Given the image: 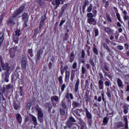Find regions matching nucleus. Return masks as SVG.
<instances>
[{
    "label": "nucleus",
    "mask_w": 129,
    "mask_h": 129,
    "mask_svg": "<svg viewBox=\"0 0 129 129\" xmlns=\"http://www.w3.org/2000/svg\"><path fill=\"white\" fill-rule=\"evenodd\" d=\"M24 10H25V6H22L19 8L16 12H14L13 17L10 18L7 21L8 25H12V26H14V25H15V22L17 21L16 19L23 13Z\"/></svg>",
    "instance_id": "obj_1"
},
{
    "label": "nucleus",
    "mask_w": 129,
    "mask_h": 129,
    "mask_svg": "<svg viewBox=\"0 0 129 129\" xmlns=\"http://www.w3.org/2000/svg\"><path fill=\"white\" fill-rule=\"evenodd\" d=\"M1 66L3 70H6L5 73V80L6 82H9V78H10V67L8 63L4 64L3 62L1 63Z\"/></svg>",
    "instance_id": "obj_2"
},
{
    "label": "nucleus",
    "mask_w": 129,
    "mask_h": 129,
    "mask_svg": "<svg viewBox=\"0 0 129 129\" xmlns=\"http://www.w3.org/2000/svg\"><path fill=\"white\" fill-rule=\"evenodd\" d=\"M87 22L88 24L90 25H93V26L96 25V24H97V22L95 19L93 18V14L92 13H88L87 14Z\"/></svg>",
    "instance_id": "obj_3"
},
{
    "label": "nucleus",
    "mask_w": 129,
    "mask_h": 129,
    "mask_svg": "<svg viewBox=\"0 0 129 129\" xmlns=\"http://www.w3.org/2000/svg\"><path fill=\"white\" fill-rule=\"evenodd\" d=\"M74 122H76V120H75L73 117L71 116L70 117L69 119L66 121V124L67 125L68 127L71 128L73 124H75Z\"/></svg>",
    "instance_id": "obj_4"
},
{
    "label": "nucleus",
    "mask_w": 129,
    "mask_h": 129,
    "mask_svg": "<svg viewBox=\"0 0 129 129\" xmlns=\"http://www.w3.org/2000/svg\"><path fill=\"white\" fill-rule=\"evenodd\" d=\"M65 97L67 99H68V102H71V100L69 99H74V97H73V94L72 93H69V92H67L66 94Z\"/></svg>",
    "instance_id": "obj_5"
},
{
    "label": "nucleus",
    "mask_w": 129,
    "mask_h": 129,
    "mask_svg": "<svg viewBox=\"0 0 129 129\" xmlns=\"http://www.w3.org/2000/svg\"><path fill=\"white\" fill-rule=\"evenodd\" d=\"M36 109L37 111V115L38 117H43L44 116V114H43V112H42V109L39 106H37L36 107Z\"/></svg>",
    "instance_id": "obj_6"
},
{
    "label": "nucleus",
    "mask_w": 129,
    "mask_h": 129,
    "mask_svg": "<svg viewBox=\"0 0 129 129\" xmlns=\"http://www.w3.org/2000/svg\"><path fill=\"white\" fill-rule=\"evenodd\" d=\"M104 30L105 31L107 34H108V35H112L113 34V32H114V30L113 29L109 28V27H105L104 28Z\"/></svg>",
    "instance_id": "obj_7"
},
{
    "label": "nucleus",
    "mask_w": 129,
    "mask_h": 129,
    "mask_svg": "<svg viewBox=\"0 0 129 129\" xmlns=\"http://www.w3.org/2000/svg\"><path fill=\"white\" fill-rule=\"evenodd\" d=\"M21 66L22 69H26L27 68V60L24 58H23L21 60Z\"/></svg>",
    "instance_id": "obj_8"
},
{
    "label": "nucleus",
    "mask_w": 129,
    "mask_h": 129,
    "mask_svg": "<svg viewBox=\"0 0 129 129\" xmlns=\"http://www.w3.org/2000/svg\"><path fill=\"white\" fill-rule=\"evenodd\" d=\"M72 106L73 108H72V111H73L74 108H76V107H79V106H80V103L77 101H73L72 102Z\"/></svg>",
    "instance_id": "obj_9"
},
{
    "label": "nucleus",
    "mask_w": 129,
    "mask_h": 129,
    "mask_svg": "<svg viewBox=\"0 0 129 129\" xmlns=\"http://www.w3.org/2000/svg\"><path fill=\"white\" fill-rule=\"evenodd\" d=\"M104 83L103 82V81L99 80L98 81V87L99 89L100 90H102L103 89H104Z\"/></svg>",
    "instance_id": "obj_10"
},
{
    "label": "nucleus",
    "mask_w": 129,
    "mask_h": 129,
    "mask_svg": "<svg viewBox=\"0 0 129 129\" xmlns=\"http://www.w3.org/2000/svg\"><path fill=\"white\" fill-rule=\"evenodd\" d=\"M80 83V80H79V79H78V80H77L76 83L75 85V92H77V91H78V90H79V84Z\"/></svg>",
    "instance_id": "obj_11"
},
{
    "label": "nucleus",
    "mask_w": 129,
    "mask_h": 129,
    "mask_svg": "<svg viewBox=\"0 0 129 129\" xmlns=\"http://www.w3.org/2000/svg\"><path fill=\"white\" fill-rule=\"evenodd\" d=\"M113 9L116 12V16L117 17L118 21H119V22H120L121 23H122V21L121 20V18H120V15L119 14V13H118L117 8H116V7H114Z\"/></svg>",
    "instance_id": "obj_12"
},
{
    "label": "nucleus",
    "mask_w": 129,
    "mask_h": 129,
    "mask_svg": "<svg viewBox=\"0 0 129 129\" xmlns=\"http://www.w3.org/2000/svg\"><path fill=\"white\" fill-rule=\"evenodd\" d=\"M75 58V55L74 54V51H72L69 55V60L70 63H72L74 61V59Z\"/></svg>",
    "instance_id": "obj_13"
},
{
    "label": "nucleus",
    "mask_w": 129,
    "mask_h": 129,
    "mask_svg": "<svg viewBox=\"0 0 129 129\" xmlns=\"http://www.w3.org/2000/svg\"><path fill=\"white\" fill-rule=\"evenodd\" d=\"M65 78L64 82H68L69 81V78L70 77V73L68 71H66L65 72Z\"/></svg>",
    "instance_id": "obj_14"
},
{
    "label": "nucleus",
    "mask_w": 129,
    "mask_h": 129,
    "mask_svg": "<svg viewBox=\"0 0 129 129\" xmlns=\"http://www.w3.org/2000/svg\"><path fill=\"white\" fill-rule=\"evenodd\" d=\"M124 125L122 121H120L116 123V127L117 129H124Z\"/></svg>",
    "instance_id": "obj_15"
},
{
    "label": "nucleus",
    "mask_w": 129,
    "mask_h": 129,
    "mask_svg": "<svg viewBox=\"0 0 129 129\" xmlns=\"http://www.w3.org/2000/svg\"><path fill=\"white\" fill-rule=\"evenodd\" d=\"M103 47L104 48V49H105L108 52V53H109L110 54H111L112 53H113V51H112V50H111L110 49V48H109V47L108 46V45H107V44L106 43H104L103 44Z\"/></svg>",
    "instance_id": "obj_16"
},
{
    "label": "nucleus",
    "mask_w": 129,
    "mask_h": 129,
    "mask_svg": "<svg viewBox=\"0 0 129 129\" xmlns=\"http://www.w3.org/2000/svg\"><path fill=\"white\" fill-rule=\"evenodd\" d=\"M31 117H32L31 119L33 121L32 123H33V124H34V125H35V126H36V125H38V122L37 121V117H36V116H35L33 115H31Z\"/></svg>",
    "instance_id": "obj_17"
},
{
    "label": "nucleus",
    "mask_w": 129,
    "mask_h": 129,
    "mask_svg": "<svg viewBox=\"0 0 129 129\" xmlns=\"http://www.w3.org/2000/svg\"><path fill=\"white\" fill-rule=\"evenodd\" d=\"M16 119L17 120V121L21 124L22 123V116L21 115V114H16Z\"/></svg>",
    "instance_id": "obj_18"
},
{
    "label": "nucleus",
    "mask_w": 129,
    "mask_h": 129,
    "mask_svg": "<svg viewBox=\"0 0 129 129\" xmlns=\"http://www.w3.org/2000/svg\"><path fill=\"white\" fill-rule=\"evenodd\" d=\"M123 112L125 114H126L128 112V106L126 104L123 105Z\"/></svg>",
    "instance_id": "obj_19"
},
{
    "label": "nucleus",
    "mask_w": 129,
    "mask_h": 129,
    "mask_svg": "<svg viewBox=\"0 0 129 129\" xmlns=\"http://www.w3.org/2000/svg\"><path fill=\"white\" fill-rule=\"evenodd\" d=\"M123 16L124 21H129V16L127 15V12L125 10H124Z\"/></svg>",
    "instance_id": "obj_20"
},
{
    "label": "nucleus",
    "mask_w": 129,
    "mask_h": 129,
    "mask_svg": "<svg viewBox=\"0 0 129 129\" xmlns=\"http://www.w3.org/2000/svg\"><path fill=\"white\" fill-rule=\"evenodd\" d=\"M117 83L118 87H123V83L122 82V81L120 80V79L118 78L117 79Z\"/></svg>",
    "instance_id": "obj_21"
},
{
    "label": "nucleus",
    "mask_w": 129,
    "mask_h": 129,
    "mask_svg": "<svg viewBox=\"0 0 129 129\" xmlns=\"http://www.w3.org/2000/svg\"><path fill=\"white\" fill-rule=\"evenodd\" d=\"M51 101L52 102H54V101H55V102H59V97L57 96H53L51 97Z\"/></svg>",
    "instance_id": "obj_22"
},
{
    "label": "nucleus",
    "mask_w": 129,
    "mask_h": 129,
    "mask_svg": "<svg viewBox=\"0 0 129 129\" xmlns=\"http://www.w3.org/2000/svg\"><path fill=\"white\" fill-rule=\"evenodd\" d=\"M124 121H125L124 127L125 129H128V120H127V117H123Z\"/></svg>",
    "instance_id": "obj_23"
},
{
    "label": "nucleus",
    "mask_w": 129,
    "mask_h": 129,
    "mask_svg": "<svg viewBox=\"0 0 129 129\" xmlns=\"http://www.w3.org/2000/svg\"><path fill=\"white\" fill-rule=\"evenodd\" d=\"M65 0H55V3L56 6H60V5H63Z\"/></svg>",
    "instance_id": "obj_24"
},
{
    "label": "nucleus",
    "mask_w": 129,
    "mask_h": 129,
    "mask_svg": "<svg viewBox=\"0 0 129 129\" xmlns=\"http://www.w3.org/2000/svg\"><path fill=\"white\" fill-rule=\"evenodd\" d=\"M75 78V71L73 70L71 72L70 80L71 81H72V82H73V81H74Z\"/></svg>",
    "instance_id": "obj_25"
},
{
    "label": "nucleus",
    "mask_w": 129,
    "mask_h": 129,
    "mask_svg": "<svg viewBox=\"0 0 129 129\" xmlns=\"http://www.w3.org/2000/svg\"><path fill=\"white\" fill-rule=\"evenodd\" d=\"M86 115L88 119H91L92 118V115L89 112L88 109L86 110Z\"/></svg>",
    "instance_id": "obj_26"
},
{
    "label": "nucleus",
    "mask_w": 129,
    "mask_h": 129,
    "mask_svg": "<svg viewBox=\"0 0 129 129\" xmlns=\"http://www.w3.org/2000/svg\"><path fill=\"white\" fill-rule=\"evenodd\" d=\"M73 111V114H74V115H75L76 117H77V118H78L77 116H79V117L81 116V115H80V113H79V112H78V110H73V111Z\"/></svg>",
    "instance_id": "obj_27"
},
{
    "label": "nucleus",
    "mask_w": 129,
    "mask_h": 129,
    "mask_svg": "<svg viewBox=\"0 0 129 129\" xmlns=\"http://www.w3.org/2000/svg\"><path fill=\"white\" fill-rule=\"evenodd\" d=\"M23 21H28V13H24L22 15Z\"/></svg>",
    "instance_id": "obj_28"
},
{
    "label": "nucleus",
    "mask_w": 129,
    "mask_h": 129,
    "mask_svg": "<svg viewBox=\"0 0 129 129\" xmlns=\"http://www.w3.org/2000/svg\"><path fill=\"white\" fill-rule=\"evenodd\" d=\"M4 39H5V37H4V33H0V46H2V44H3Z\"/></svg>",
    "instance_id": "obj_29"
},
{
    "label": "nucleus",
    "mask_w": 129,
    "mask_h": 129,
    "mask_svg": "<svg viewBox=\"0 0 129 129\" xmlns=\"http://www.w3.org/2000/svg\"><path fill=\"white\" fill-rule=\"evenodd\" d=\"M89 3V1H88V0H86L84 1V3L83 6V12L85 11V9L86 8V7H87V5H88Z\"/></svg>",
    "instance_id": "obj_30"
},
{
    "label": "nucleus",
    "mask_w": 129,
    "mask_h": 129,
    "mask_svg": "<svg viewBox=\"0 0 129 129\" xmlns=\"http://www.w3.org/2000/svg\"><path fill=\"white\" fill-rule=\"evenodd\" d=\"M61 107L64 109H66L67 108V104H66V102L64 101V100H62L61 102Z\"/></svg>",
    "instance_id": "obj_31"
},
{
    "label": "nucleus",
    "mask_w": 129,
    "mask_h": 129,
    "mask_svg": "<svg viewBox=\"0 0 129 129\" xmlns=\"http://www.w3.org/2000/svg\"><path fill=\"white\" fill-rule=\"evenodd\" d=\"M106 94L108 97H109V98H111V94L110 91V89L109 88H107V92L106 93Z\"/></svg>",
    "instance_id": "obj_32"
},
{
    "label": "nucleus",
    "mask_w": 129,
    "mask_h": 129,
    "mask_svg": "<svg viewBox=\"0 0 129 129\" xmlns=\"http://www.w3.org/2000/svg\"><path fill=\"white\" fill-rule=\"evenodd\" d=\"M19 36H16V35H13V40L14 43L18 44L19 43Z\"/></svg>",
    "instance_id": "obj_33"
},
{
    "label": "nucleus",
    "mask_w": 129,
    "mask_h": 129,
    "mask_svg": "<svg viewBox=\"0 0 129 129\" xmlns=\"http://www.w3.org/2000/svg\"><path fill=\"white\" fill-rule=\"evenodd\" d=\"M92 9H93V5L91 4L87 8V12L89 13H91Z\"/></svg>",
    "instance_id": "obj_34"
},
{
    "label": "nucleus",
    "mask_w": 129,
    "mask_h": 129,
    "mask_svg": "<svg viewBox=\"0 0 129 129\" xmlns=\"http://www.w3.org/2000/svg\"><path fill=\"white\" fill-rule=\"evenodd\" d=\"M108 63H105L104 66V69L105 70V71H107L108 72L109 71V67Z\"/></svg>",
    "instance_id": "obj_35"
},
{
    "label": "nucleus",
    "mask_w": 129,
    "mask_h": 129,
    "mask_svg": "<svg viewBox=\"0 0 129 129\" xmlns=\"http://www.w3.org/2000/svg\"><path fill=\"white\" fill-rule=\"evenodd\" d=\"M58 80L59 85H62L63 84V77L62 76H60L58 77Z\"/></svg>",
    "instance_id": "obj_36"
},
{
    "label": "nucleus",
    "mask_w": 129,
    "mask_h": 129,
    "mask_svg": "<svg viewBox=\"0 0 129 129\" xmlns=\"http://www.w3.org/2000/svg\"><path fill=\"white\" fill-rule=\"evenodd\" d=\"M14 109L17 110L18 109H19V108H20V104H17V103H16V102H15L14 103V105H13Z\"/></svg>",
    "instance_id": "obj_37"
},
{
    "label": "nucleus",
    "mask_w": 129,
    "mask_h": 129,
    "mask_svg": "<svg viewBox=\"0 0 129 129\" xmlns=\"http://www.w3.org/2000/svg\"><path fill=\"white\" fill-rule=\"evenodd\" d=\"M22 35V32H21V30H16L15 31V34H13V35H16L17 37H20Z\"/></svg>",
    "instance_id": "obj_38"
},
{
    "label": "nucleus",
    "mask_w": 129,
    "mask_h": 129,
    "mask_svg": "<svg viewBox=\"0 0 129 129\" xmlns=\"http://www.w3.org/2000/svg\"><path fill=\"white\" fill-rule=\"evenodd\" d=\"M106 17L108 23H112V19H111V17L108 14H107Z\"/></svg>",
    "instance_id": "obj_39"
},
{
    "label": "nucleus",
    "mask_w": 129,
    "mask_h": 129,
    "mask_svg": "<svg viewBox=\"0 0 129 129\" xmlns=\"http://www.w3.org/2000/svg\"><path fill=\"white\" fill-rule=\"evenodd\" d=\"M94 32L95 34V37H97L98 35H99V33L98 32V29L97 28H94Z\"/></svg>",
    "instance_id": "obj_40"
},
{
    "label": "nucleus",
    "mask_w": 129,
    "mask_h": 129,
    "mask_svg": "<svg viewBox=\"0 0 129 129\" xmlns=\"http://www.w3.org/2000/svg\"><path fill=\"white\" fill-rule=\"evenodd\" d=\"M59 111L60 112V114H61V115H65V109H63V108H61L59 109Z\"/></svg>",
    "instance_id": "obj_41"
},
{
    "label": "nucleus",
    "mask_w": 129,
    "mask_h": 129,
    "mask_svg": "<svg viewBox=\"0 0 129 129\" xmlns=\"http://www.w3.org/2000/svg\"><path fill=\"white\" fill-rule=\"evenodd\" d=\"M93 51L95 55H98V50H97V48H96V47H94L93 48Z\"/></svg>",
    "instance_id": "obj_42"
},
{
    "label": "nucleus",
    "mask_w": 129,
    "mask_h": 129,
    "mask_svg": "<svg viewBox=\"0 0 129 129\" xmlns=\"http://www.w3.org/2000/svg\"><path fill=\"white\" fill-rule=\"evenodd\" d=\"M105 85L107 87H109V86H111V83H110V81H105Z\"/></svg>",
    "instance_id": "obj_43"
},
{
    "label": "nucleus",
    "mask_w": 129,
    "mask_h": 129,
    "mask_svg": "<svg viewBox=\"0 0 129 129\" xmlns=\"http://www.w3.org/2000/svg\"><path fill=\"white\" fill-rule=\"evenodd\" d=\"M66 88V84H63L61 86V93H62L64 90H65V89Z\"/></svg>",
    "instance_id": "obj_44"
},
{
    "label": "nucleus",
    "mask_w": 129,
    "mask_h": 129,
    "mask_svg": "<svg viewBox=\"0 0 129 129\" xmlns=\"http://www.w3.org/2000/svg\"><path fill=\"white\" fill-rule=\"evenodd\" d=\"M81 58H82V59H84L85 58V51H84V49L82 50Z\"/></svg>",
    "instance_id": "obj_45"
},
{
    "label": "nucleus",
    "mask_w": 129,
    "mask_h": 129,
    "mask_svg": "<svg viewBox=\"0 0 129 129\" xmlns=\"http://www.w3.org/2000/svg\"><path fill=\"white\" fill-rule=\"evenodd\" d=\"M99 78H100V80H101V81H103L104 80V77H103V75L102 73H100L99 74Z\"/></svg>",
    "instance_id": "obj_46"
},
{
    "label": "nucleus",
    "mask_w": 129,
    "mask_h": 129,
    "mask_svg": "<svg viewBox=\"0 0 129 129\" xmlns=\"http://www.w3.org/2000/svg\"><path fill=\"white\" fill-rule=\"evenodd\" d=\"M65 22H66V20H65L64 18H62L59 23V27H62V26H63V24H64Z\"/></svg>",
    "instance_id": "obj_47"
},
{
    "label": "nucleus",
    "mask_w": 129,
    "mask_h": 129,
    "mask_svg": "<svg viewBox=\"0 0 129 129\" xmlns=\"http://www.w3.org/2000/svg\"><path fill=\"white\" fill-rule=\"evenodd\" d=\"M28 52L30 56H31V57H33L34 56V54H33V50H32V49H28Z\"/></svg>",
    "instance_id": "obj_48"
},
{
    "label": "nucleus",
    "mask_w": 129,
    "mask_h": 129,
    "mask_svg": "<svg viewBox=\"0 0 129 129\" xmlns=\"http://www.w3.org/2000/svg\"><path fill=\"white\" fill-rule=\"evenodd\" d=\"M85 73H86V70L84 66L82 67V74L84 75Z\"/></svg>",
    "instance_id": "obj_49"
},
{
    "label": "nucleus",
    "mask_w": 129,
    "mask_h": 129,
    "mask_svg": "<svg viewBox=\"0 0 129 129\" xmlns=\"http://www.w3.org/2000/svg\"><path fill=\"white\" fill-rule=\"evenodd\" d=\"M23 87H20V96H23L24 95V92H23Z\"/></svg>",
    "instance_id": "obj_50"
},
{
    "label": "nucleus",
    "mask_w": 129,
    "mask_h": 129,
    "mask_svg": "<svg viewBox=\"0 0 129 129\" xmlns=\"http://www.w3.org/2000/svg\"><path fill=\"white\" fill-rule=\"evenodd\" d=\"M64 14V10H61V11L59 12V15H58V18L60 19L61 17H62V15Z\"/></svg>",
    "instance_id": "obj_51"
},
{
    "label": "nucleus",
    "mask_w": 129,
    "mask_h": 129,
    "mask_svg": "<svg viewBox=\"0 0 129 129\" xmlns=\"http://www.w3.org/2000/svg\"><path fill=\"white\" fill-rule=\"evenodd\" d=\"M38 119L40 122H44V118L43 117H38Z\"/></svg>",
    "instance_id": "obj_52"
},
{
    "label": "nucleus",
    "mask_w": 129,
    "mask_h": 129,
    "mask_svg": "<svg viewBox=\"0 0 129 129\" xmlns=\"http://www.w3.org/2000/svg\"><path fill=\"white\" fill-rule=\"evenodd\" d=\"M90 63L91 66H92L93 67H95V64L94 63V61H93V59H90Z\"/></svg>",
    "instance_id": "obj_53"
},
{
    "label": "nucleus",
    "mask_w": 129,
    "mask_h": 129,
    "mask_svg": "<svg viewBox=\"0 0 129 129\" xmlns=\"http://www.w3.org/2000/svg\"><path fill=\"white\" fill-rule=\"evenodd\" d=\"M44 25V21H42L41 20L40 21V24H39V29H42V27H43V25Z\"/></svg>",
    "instance_id": "obj_54"
},
{
    "label": "nucleus",
    "mask_w": 129,
    "mask_h": 129,
    "mask_svg": "<svg viewBox=\"0 0 129 129\" xmlns=\"http://www.w3.org/2000/svg\"><path fill=\"white\" fill-rule=\"evenodd\" d=\"M77 68V63L76 62H74L73 64V69H76Z\"/></svg>",
    "instance_id": "obj_55"
},
{
    "label": "nucleus",
    "mask_w": 129,
    "mask_h": 129,
    "mask_svg": "<svg viewBox=\"0 0 129 129\" xmlns=\"http://www.w3.org/2000/svg\"><path fill=\"white\" fill-rule=\"evenodd\" d=\"M68 7V4H64L61 8V10L63 11H65L66 10V8Z\"/></svg>",
    "instance_id": "obj_56"
},
{
    "label": "nucleus",
    "mask_w": 129,
    "mask_h": 129,
    "mask_svg": "<svg viewBox=\"0 0 129 129\" xmlns=\"http://www.w3.org/2000/svg\"><path fill=\"white\" fill-rule=\"evenodd\" d=\"M124 39V37H123V36L122 35L120 36V37H119V41H120L119 43H122Z\"/></svg>",
    "instance_id": "obj_57"
},
{
    "label": "nucleus",
    "mask_w": 129,
    "mask_h": 129,
    "mask_svg": "<svg viewBox=\"0 0 129 129\" xmlns=\"http://www.w3.org/2000/svg\"><path fill=\"white\" fill-rule=\"evenodd\" d=\"M117 48L120 50H123V46L122 45H118Z\"/></svg>",
    "instance_id": "obj_58"
},
{
    "label": "nucleus",
    "mask_w": 129,
    "mask_h": 129,
    "mask_svg": "<svg viewBox=\"0 0 129 129\" xmlns=\"http://www.w3.org/2000/svg\"><path fill=\"white\" fill-rule=\"evenodd\" d=\"M93 17H96V16H97V11L96 10H93Z\"/></svg>",
    "instance_id": "obj_59"
},
{
    "label": "nucleus",
    "mask_w": 129,
    "mask_h": 129,
    "mask_svg": "<svg viewBox=\"0 0 129 129\" xmlns=\"http://www.w3.org/2000/svg\"><path fill=\"white\" fill-rule=\"evenodd\" d=\"M46 19L47 17H46V16L44 15L42 17L41 21L42 22H45V21H46Z\"/></svg>",
    "instance_id": "obj_60"
},
{
    "label": "nucleus",
    "mask_w": 129,
    "mask_h": 129,
    "mask_svg": "<svg viewBox=\"0 0 129 129\" xmlns=\"http://www.w3.org/2000/svg\"><path fill=\"white\" fill-rule=\"evenodd\" d=\"M27 23H28V20L24 21V23L23 24L24 28H27V27H28V24H27Z\"/></svg>",
    "instance_id": "obj_61"
},
{
    "label": "nucleus",
    "mask_w": 129,
    "mask_h": 129,
    "mask_svg": "<svg viewBox=\"0 0 129 129\" xmlns=\"http://www.w3.org/2000/svg\"><path fill=\"white\" fill-rule=\"evenodd\" d=\"M103 123H107V122H108V120H107V117H106L103 119Z\"/></svg>",
    "instance_id": "obj_62"
},
{
    "label": "nucleus",
    "mask_w": 129,
    "mask_h": 129,
    "mask_svg": "<svg viewBox=\"0 0 129 129\" xmlns=\"http://www.w3.org/2000/svg\"><path fill=\"white\" fill-rule=\"evenodd\" d=\"M103 73H104V76H108V73H107V72L104 71V70H102Z\"/></svg>",
    "instance_id": "obj_63"
},
{
    "label": "nucleus",
    "mask_w": 129,
    "mask_h": 129,
    "mask_svg": "<svg viewBox=\"0 0 129 129\" xmlns=\"http://www.w3.org/2000/svg\"><path fill=\"white\" fill-rule=\"evenodd\" d=\"M40 59H41V56L37 55L36 63H39V62H40Z\"/></svg>",
    "instance_id": "obj_64"
}]
</instances>
